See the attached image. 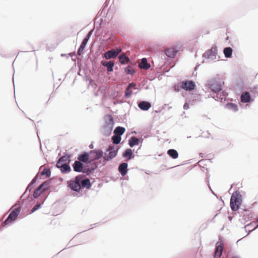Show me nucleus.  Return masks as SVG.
<instances>
[{"instance_id": "ddd939ff", "label": "nucleus", "mask_w": 258, "mask_h": 258, "mask_svg": "<svg viewBox=\"0 0 258 258\" xmlns=\"http://www.w3.org/2000/svg\"><path fill=\"white\" fill-rule=\"evenodd\" d=\"M89 152L83 151L78 157V160L83 164H87L90 160Z\"/></svg>"}, {"instance_id": "a19ab883", "label": "nucleus", "mask_w": 258, "mask_h": 258, "mask_svg": "<svg viewBox=\"0 0 258 258\" xmlns=\"http://www.w3.org/2000/svg\"><path fill=\"white\" fill-rule=\"evenodd\" d=\"M87 44L82 42L77 51V55L80 56L83 53V50L86 46Z\"/></svg>"}, {"instance_id": "b1692460", "label": "nucleus", "mask_w": 258, "mask_h": 258, "mask_svg": "<svg viewBox=\"0 0 258 258\" xmlns=\"http://www.w3.org/2000/svg\"><path fill=\"white\" fill-rule=\"evenodd\" d=\"M128 144L131 148H133L135 146L139 145V140L136 136H132L128 141Z\"/></svg>"}, {"instance_id": "c756f323", "label": "nucleus", "mask_w": 258, "mask_h": 258, "mask_svg": "<svg viewBox=\"0 0 258 258\" xmlns=\"http://www.w3.org/2000/svg\"><path fill=\"white\" fill-rule=\"evenodd\" d=\"M82 172L87 174V175H93L94 173V170L92 169L91 167H90L88 164L84 165L83 171H82Z\"/></svg>"}, {"instance_id": "f3484780", "label": "nucleus", "mask_w": 258, "mask_h": 258, "mask_svg": "<svg viewBox=\"0 0 258 258\" xmlns=\"http://www.w3.org/2000/svg\"><path fill=\"white\" fill-rule=\"evenodd\" d=\"M138 106L141 110L148 111L152 105L149 101L143 100L138 102Z\"/></svg>"}, {"instance_id": "052dcab7", "label": "nucleus", "mask_w": 258, "mask_h": 258, "mask_svg": "<svg viewBox=\"0 0 258 258\" xmlns=\"http://www.w3.org/2000/svg\"><path fill=\"white\" fill-rule=\"evenodd\" d=\"M207 173H206V179H210V174L208 172V169L206 168Z\"/></svg>"}, {"instance_id": "423d86ee", "label": "nucleus", "mask_w": 258, "mask_h": 258, "mask_svg": "<svg viewBox=\"0 0 258 258\" xmlns=\"http://www.w3.org/2000/svg\"><path fill=\"white\" fill-rule=\"evenodd\" d=\"M119 147L118 146L109 144L103 154L104 163L102 166L105 164L107 162L111 161L112 159L116 157Z\"/></svg>"}, {"instance_id": "0e129e2a", "label": "nucleus", "mask_w": 258, "mask_h": 258, "mask_svg": "<svg viewBox=\"0 0 258 258\" xmlns=\"http://www.w3.org/2000/svg\"><path fill=\"white\" fill-rule=\"evenodd\" d=\"M95 58H90V60L91 61L92 63L93 70H94V62L95 61Z\"/></svg>"}, {"instance_id": "aec40b11", "label": "nucleus", "mask_w": 258, "mask_h": 258, "mask_svg": "<svg viewBox=\"0 0 258 258\" xmlns=\"http://www.w3.org/2000/svg\"><path fill=\"white\" fill-rule=\"evenodd\" d=\"M223 256L222 258H229L230 257H232L233 256L237 255L236 254L235 252L233 250V249L231 247H226L225 249L223 251Z\"/></svg>"}, {"instance_id": "20e7f679", "label": "nucleus", "mask_w": 258, "mask_h": 258, "mask_svg": "<svg viewBox=\"0 0 258 258\" xmlns=\"http://www.w3.org/2000/svg\"><path fill=\"white\" fill-rule=\"evenodd\" d=\"M242 203V197L239 191H234L230 198V206L233 212L232 214L237 215V211L242 209L240 206Z\"/></svg>"}, {"instance_id": "c85d7f7f", "label": "nucleus", "mask_w": 258, "mask_h": 258, "mask_svg": "<svg viewBox=\"0 0 258 258\" xmlns=\"http://www.w3.org/2000/svg\"><path fill=\"white\" fill-rule=\"evenodd\" d=\"M167 155L173 159H176L178 157V152L174 149H170L167 150Z\"/></svg>"}, {"instance_id": "f03ea898", "label": "nucleus", "mask_w": 258, "mask_h": 258, "mask_svg": "<svg viewBox=\"0 0 258 258\" xmlns=\"http://www.w3.org/2000/svg\"><path fill=\"white\" fill-rule=\"evenodd\" d=\"M49 185V181L45 180L42 184L39 185L38 187L34 190L33 194L31 195L29 194L26 198L23 199L26 205H31L33 204L34 199L38 198L43 194V192L46 191Z\"/></svg>"}, {"instance_id": "4468645a", "label": "nucleus", "mask_w": 258, "mask_h": 258, "mask_svg": "<svg viewBox=\"0 0 258 258\" xmlns=\"http://www.w3.org/2000/svg\"><path fill=\"white\" fill-rule=\"evenodd\" d=\"M134 149L127 148L125 149L122 154V157L125 158V161H128L134 158L135 155L134 153Z\"/></svg>"}, {"instance_id": "f257e3e1", "label": "nucleus", "mask_w": 258, "mask_h": 258, "mask_svg": "<svg viewBox=\"0 0 258 258\" xmlns=\"http://www.w3.org/2000/svg\"><path fill=\"white\" fill-rule=\"evenodd\" d=\"M25 201L24 200H20V199L16 202V203L11 208L10 211L13 209L14 207L17 206L16 208L13 209L9 214L7 218L3 221L0 225V232L3 230V228L7 226L12 224L13 222L16 221L18 215L20 213L21 208L23 207Z\"/></svg>"}, {"instance_id": "f8f14e48", "label": "nucleus", "mask_w": 258, "mask_h": 258, "mask_svg": "<svg viewBox=\"0 0 258 258\" xmlns=\"http://www.w3.org/2000/svg\"><path fill=\"white\" fill-rule=\"evenodd\" d=\"M228 94L226 92H221L214 93L213 94L212 97L216 101L223 102L226 101Z\"/></svg>"}, {"instance_id": "6ab92c4d", "label": "nucleus", "mask_w": 258, "mask_h": 258, "mask_svg": "<svg viewBox=\"0 0 258 258\" xmlns=\"http://www.w3.org/2000/svg\"><path fill=\"white\" fill-rule=\"evenodd\" d=\"M84 166V164L78 160H76L72 164L74 171L77 172H82Z\"/></svg>"}, {"instance_id": "a878e982", "label": "nucleus", "mask_w": 258, "mask_h": 258, "mask_svg": "<svg viewBox=\"0 0 258 258\" xmlns=\"http://www.w3.org/2000/svg\"><path fill=\"white\" fill-rule=\"evenodd\" d=\"M124 72L125 75H130L132 76L135 75L136 73V70L134 68L133 66L131 65H127L124 69Z\"/></svg>"}, {"instance_id": "49530a36", "label": "nucleus", "mask_w": 258, "mask_h": 258, "mask_svg": "<svg viewBox=\"0 0 258 258\" xmlns=\"http://www.w3.org/2000/svg\"><path fill=\"white\" fill-rule=\"evenodd\" d=\"M122 49L120 47H117L115 49H113V51H114V53L115 54V55H116V56L118 55V54L121 53L122 52Z\"/></svg>"}, {"instance_id": "bb28decb", "label": "nucleus", "mask_w": 258, "mask_h": 258, "mask_svg": "<svg viewBox=\"0 0 258 258\" xmlns=\"http://www.w3.org/2000/svg\"><path fill=\"white\" fill-rule=\"evenodd\" d=\"M225 108L234 112H236L238 110V105L236 103L232 102H227L225 105Z\"/></svg>"}, {"instance_id": "5701e85b", "label": "nucleus", "mask_w": 258, "mask_h": 258, "mask_svg": "<svg viewBox=\"0 0 258 258\" xmlns=\"http://www.w3.org/2000/svg\"><path fill=\"white\" fill-rule=\"evenodd\" d=\"M102 65L107 68V71L108 72H112L113 71L114 67L115 65L114 62L112 61H102Z\"/></svg>"}, {"instance_id": "0eeeda50", "label": "nucleus", "mask_w": 258, "mask_h": 258, "mask_svg": "<svg viewBox=\"0 0 258 258\" xmlns=\"http://www.w3.org/2000/svg\"><path fill=\"white\" fill-rule=\"evenodd\" d=\"M224 82L219 78H212L207 83L206 86L211 89L213 94L220 92L222 91V84Z\"/></svg>"}, {"instance_id": "9d476101", "label": "nucleus", "mask_w": 258, "mask_h": 258, "mask_svg": "<svg viewBox=\"0 0 258 258\" xmlns=\"http://www.w3.org/2000/svg\"><path fill=\"white\" fill-rule=\"evenodd\" d=\"M218 47L216 45L213 46L210 49L206 50L202 55V57L206 59L212 58L213 56L216 57L217 54Z\"/></svg>"}, {"instance_id": "a18cd8bd", "label": "nucleus", "mask_w": 258, "mask_h": 258, "mask_svg": "<svg viewBox=\"0 0 258 258\" xmlns=\"http://www.w3.org/2000/svg\"><path fill=\"white\" fill-rule=\"evenodd\" d=\"M173 89L176 92H178L181 89V88H180V83L179 84H174V85L173 86Z\"/></svg>"}, {"instance_id": "e2e57ef3", "label": "nucleus", "mask_w": 258, "mask_h": 258, "mask_svg": "<svg viewBox=\"0 0 258 258\" xmlns=\"http://www.w3.org/2000/svg\"><path fill=\"white\" fill-rule=\"evenodd\" d=\"M235 215H233V216H228V220H229L230 222H231V221H232V219H233V216H235Z\"/></svg>"}, {"instance_id": "7c9ffc66", "label": "nucleus", "mask_w": 258, "mask_h": 258, "mask_svg": "<svg viewBox=\"0 0 258 258\" xmlns=\"http://www.w3.org/2000/svg\"><path fill=\"white\" fill-rule=\"evenodd\" d=\"M125 128L123 126H117L113 131V133L121 137V136L125 133Z\"/></svg>"}, {"instance_id": "c03bdc74", "label": "nucleus", "mask_w": 258, "mask_h": 258, "mask_svg": "<svg viewBox=\"0 0 258 258\" xmlns=\"http://www.w3.org/2000/svg\"><path fill=\"white\" fill-rule=\"evenodd\" d=\"M249 89L253 94L258 96V85H254L253 87L250 88Z\"/></svg>"}, {"instance_id": "4d7b16f0", "label": "nucleus", "mask_w": 258, "mask_h": 258, "mask_svg": "<svg viewBox=\"0 0 258 258\" xmlns=\"http://www.w3.org/2000/svg\"><path fill=\"white\" fill-rule=\"evenodd\" d=\"M68 55H70V56L72 57V59L73 60V61H75L76 60V59H74L73 58V56H76V53L75 51H74V52H71V53H69L68 54Z\"/></svg>"}, {"instance_id": "a211bd4d", "label": "nucleus", "mask_w": 258, "mask_h": 258, "mask_svg": "<svg viewBox=\"0 0 258 258\" xmlns=\"http://www.w3.org/2000/svg\"><path fill=\"white\" fill-rule=\"evenodd\" d=\"M223 252V243H220L218 245H216L213 255V258H221Z\"/></svg>"}, {"instance_id": "72a5a7b5", "label": "nucleus", "mask_w": 258, "mask_h": 258, "mask_svg": "<svg viewBox=\"0 0 258 258\" xmlns=\"http://www.w3.org/2000/svg\"><path fill=\"white\" fill-rule=\"evenodd\" d=\"M177 50L176 48H169L166 52V54L170 58H173L176 55Z\"/></svg>"}, {"instance_id": "dca6fc26", "label": "nucleus", "mask_w": 258, "mask_h": 258, "mask_svg": "<svg viewBox=\"0 0 258 258\" xmlns=\"http://www.w3.org/2000/svg\"><path fill=\"white\" fill-rule=\"evenodd\" d=\"M128 164L126 162H121L118 167V170L120 175L122 176H125L128 171Z\"/></svg>"}, {"instance_id": "69168bd1", "label": "nucleus", "mask_w": 258, "mask_h": 258, "mask_svg": "<svg viewBox=\"0 0 258 258\" xmlns=\"http://www.w3.org/2000/svg\"><path fill=\"white\" fill-rule=\"evenodd\" d=\"M57 181H59V183H61L63 181V179L62 177H59V178H57Z\"/></svg>"}, {"instance_id": "c9c22d12", "label": "nucleus", "mask_w": 258, "mask_h": 258, "mask_svg": "<svg viewBox=\"0 0 258 258\" xmlns=\"http://www.w3.org/2000/svg\"><path fill=\"white\" fill-rule=\"evenodd\" d=\"M121 140V137L117 135H113L111 137V141L112 142L113 145H117L120 144V141Z\"/></svg>"}, {"instance_id": "473e14b6", "label": "nucleus", "mask_w": 258, "mask_h": 258, "mask_svg": "<svg viewBox=\"0 0 258 258\" xmlns=\"http://www.w3.org/2000/svg\"><path fill=\"white\" fill-rule=\"evenodd\" d=\"M57 168L59 169L63 174H67L71 171V168L69 164L63 165Z\"/></svg>"}, {"instance_id": "1a4fd4ad", "label": "nucleus", "mask_w": 258, "mask_h": 258, "mask_svg": "<svg viewBox=\"0 0 258 258\" xmlns=\"http://www.w3.org/2000/svg\"><path fill=\"white\" fill-rule=\"evenodd\" d=\"M180 88L186 91H195L197 89L195 82L192 80H184L180 82Z\"/></svg>"}, {"instance_id": "de8ad7c7", "label": "nucleus", "mask_w": 258, "mask_h": 258, "mask_svg": "<svg viewBox=\"0 0 258 258\" xmlns=\"http://www.w3.org/2000/svg\"><path fill=\"white\" fill-rule=\"evenodd\" d=\"M101 224V222H97V223H95L93 224H91V225H90V227L88 229L84 230V231H86L89 229H91L93 228L94 227H97V226L100 225Z\"/></svg>"}, {"instance_id": "5fc2aeb1", "label": "nucleus", "mask_w": 258, "mask_h": 258, "mask_svg": "<svg viewBox=\"0 0 258 258\" xmlns=\"http://www.w3.org/2000/svg\"><path fill=\"white\" fill-rule=\"evenodd\" d=\"M219 214V213H217L215 216L212 218L211 219V220H208L207 221V224H208V223H210V222H213V223H214L215 222V219L216 218V217Z\"/></svg>"}, {"instance_id": "9b49d317", "label": "nucleus", "mask_w": 258, "mask_h": 258, "mask_svg": "<svg viewBox=\"0 0 258 258\" xmlns=\"http://www.w3.org/2000/svg\"><path fill=\"white\" fill-rule=\"evenodd\" d=\"M90 160L96 161L103 157L104 152L101 149H94L89 151Z\"/></svg>"}, {"instance_id": "6e6d98bb", "label": "nucleus", "mask_w": 258, "mask_h": 258, "mask_svg": "<svg viewBox=\"0 0 258 258\" xmlns=\"http://www.w3.org/2000/svg\"><path fill=\"white\" fill-rule=\"evenodd\" d=\"M200 66V64H199L198 63L197 64L195 68L194 71L192 73V75L196 76L197 75V73L195 72L197 70L199 66Z\"/></svg>"}, {"instance_id": "2f4dec72", "label": "nucleus", "mask_w": 258, "mask_h": 258, "mask_svg": "<svg viewBox=\"0 0 258 258\" xmlns=\"http://www.w3.org/2000/svg\"><path fill=\"white\" fill-rule=\"evenodd\" d=\"M223 53L226 58H231L232 56L233 49L230 47H226L223 49Z\"/></svg>"}, {"instance_id": "cd10ccee", "label": "nucleus", "mask_w": 258, "mask_h": 258, "mask_svg": "<svg viewBox=\"0 0 258 258\" xmlns=\"http://www.w3.org/2000/svg\"><path fill=\"white\" fill-rule=\"evenodd\" d=\"M139 66L141 69L148 70L150 68L151 65L148 62L147 59L144 57L141 59V62L139 64Z\"/></svg>"}, {"instance_id": "4be33fe9", "label": "nucleus", "mask_w": 258, "mask_h": 258, "mask_svg": "<svg viewBox=\"0 0 258 258\" xmlns=\"http://www.w3.org/2000/svg\"><path fill=\"white\" fill-rule=\"evenodd\" d=\"M81 181L82 190L84 188H86L87 189L91 188L92 183L91 182L90 179L86 177L85 175V177L81 179Z\"/></svg>"}, {"instance_id": "6e6552de", "label": "nucleus", "mask_w": 258, "mask_h": 258, "mask_svg": "<svg viewBox=\"0 0 258 258\" xmlns=\"http://www.w3.org/2000/svg\"><path fill=\"white\" fill-rule=\"evenodd\" d=\"M237 86L241 93L240 96L241 101L242 103H251L254 99L251 98L250 94L248 91L244 92V87L243 82L240 81L237 83Z\"/></svg>"}, {"instance_id": "680f3d73", "label": "nucleus", "mask_w": 258, "mask_h": 258, "mask_svg": "<svg viewBox=\"0 0 258 258\" xmlns=\"http://www.w3.org/2000/svg\"><path fill=\"white\" fill-rule=\"evenodd\" d=\"M90 79H92L89 76H85V80L86 81H90Z\"/></svg>"}, {"instance_id": "37998d69", "label": "nucleus", "mask_w": 258, "mask_h": 258, "mask_svg": "<svg viewBox=\"0 0 258 258\" xmlns=\"http://www.w3.org/2000/svg\"><path fill=\"white\" fill-rule=\"evenodd\" d=\"M133 93V91L131 90L128 87H127L125 91L124 97L125 98H130L131 97V95Z\"/></svg>"}, {"instance_id": "4c0bfd02", "label": "nucleus", "mask_w": 258, "mask_h": 258, "mask_svg": "<svg viewBox=\"0 0 258 258\" xmlns=\"http://www.w3.org/2000/svg\"><path fill=\"white\" fill-rule=\"evenodd\" d=\"M41 176H45V178H49L51 176V171L49 168L44 167L41 173Z\"/></svg>"}, {"instance_id": "7ed1b4c3", "label": "nucleus", "mask_w": 258, "mask_h": 258, "mask_svg": "<svg viewBox=\"0 0 258 258\" xmlns=\"http://www.w3.org/2000/svg\"><path fill=\"white\" fill-rule=\"evenodd\" d=\"M84 177L85 175L81 174L76 176L70 180L68 187L71 190L77 192L76 194L74 193L73 194V196L80 197L82 196L81 179Z\"/></svg>"}, {"instance_id": "58836bf2", "label": "nucleus", "mask_w": 258, "mask_h": 258, "mask_svg": "<svg viewBox=\"0 0 258 258\" xmlns=\"http://www.w3.org/2000/svg\"><path fill=\"white\" fill-rule=\"evenodd\" d=\"M72 156L73 154L71 152H66L63 153V156L62 157L65 160L66 162H68V164H69Z\"/></svg>"}, {"instance_id": "79ce46f5", "label": "nucleus", "mask_w": 258, "mask_h": 258, "mask_svg": "<svg viewBox=\"0 0 258 258\" xmlns=\"http://www.w3.org/2000/svg\"><path fill=\"white\" fill-rule=\"evenodd\" d=\"M65 162V160L62 157H61L58 159V161H57L55 166L56 168H59L60 166L64 165V164Z\"/></svg>"}, {"instance_id": "3c124183", "label": "nucleus", "mask_w": 258, "mask_h": 258, "mask_svg": "<svg viewBox=\"0 0 258 258\" xmlns=\"http://www.w3.org/2000/svg\"><path fill=\"white\" fill-rule=\"evenodd\" d=\"M90 36H89V35H86L85 37L83 38V40H82V42L87 44L89 39L90 38Z\"/></svg>"}, {"instance_id": "338daca9", "label": "nucleus", "mask_w": 258, "mask_h": 258, "mask_svg": "<svg viewBox=\"0 0 258 258\" xmlns=\"http://www.w3.org/2000/svg\"><path fill=\"white\" fill-rule=\"evenodd\" d=\"M93 30H90L88 33H87V35H89V36H91L92 33H93Z\"/></svg>"}, {"instance_id": "bf43d9fd", "label": "nucleus", "mask_w": 258, "mask_h": 258, "mask_svg": "<svg viewBox=\"0 0 258 258\" xmlns=\"http://www.w3.org/2000/svg\"><path fill=\"white\" fill-rule=\"evenodd\" d=\"M138 139L139 140V144L141 145L144 141V138L141 136L138 138Z\"/></svg>"}, {"instance_id": "603ef678", "label": "nucleus", "mask_w": 258, "mask_h": 258, "mask_svg": "<svg viewBox=\"0 0 258 258\" xmlns=\"http://www.w3.org/2000/svg\"><path fill=\"white\" fill-rule=\"evenodd\" d=\"M90 36H89V35H86L85 37L83 38V40H82V42L87 44L89 39L90 38Z\"/></svg>"}, {"instance_id": "09e8293b", "label": "nucleus", "mask_w": 258, "mask_h": 258, "mask_svg": "<svg viewBox=\"0 0 258 258\" xmlns=\"http://www.w3.org/2000/svg\"><path fill=\"white\" fill-rule=\"evenodd\" d=\"M41 179V177H38V174H36L34 177V178L32 179V180H31V182L34 184H36L37 182V180L38 179Z\"/></svg>"}, {"instance_id": "8fccbe9b", "label": "nucleus", "mask_w": 258, "mask_h": 258, "mask_svg": "<svg viewBox=\"0 0 258 258\" xmlns=\"http://www.w3.org/2000/svg\"><path fill=\"white\" fill-rule=\"evenodd\" d=\"M57 176H53V177H52L51 178H50L49 179H48L47 180L49 181V185H48V187H50L51 186V184L52 183L53 181L56 180V182H57Z\"/></svg>"}, {"instance_id": "393cba45", "label": "nucleus", "mask_w": 258, "mask_h": 258, "mask_svg": "<svg viewBox=\"0 0 258 258\" xmlns=\"http://www.w3.org/2000/svg\"><path fill=\"white\" fill-rule=\"evenodd\" d=\"M116 57V55L114 53L113 51V49H110L105 51L104 53L103 57L105 59H110L111 58H114Z\"/></svg>"}, {"instance_id": "ea45409f", "label": "nucleus", "mask_w": 258, "mask_h": 258, "mask_svg": "<svg viewBox=\"0 0 258 258\" xmlns=\"http://www.w3.org/2000/svg\"><path fill=\"white\" fill-rule=\"evenodd\" d=\"M90 167H91L92 169L94 170V172L98 168V163H96L95 161L90 160L88 164Z\"/></svg>"}, {"instance_id": "f704fd0d", "label": "nucleus", "mask_w": 258, "mask_h": 258, "mask_svg": "<svg viewBox=\"0 0 258 258\" xmlns=\"http://www.w3.org/2000/svg\"><path fill=\"white\" fill-rule=\"evenodd\" d=\"M44 202V200H41V201L37 203L35 205H34L32 208L31 209V211L29 214H32L38 209H40L42 205L43 204Z\"/></svg>"}, {"instance_id": "864d4df0", "label": "nucleus", "mask_w": 258, "mask_h": 258, "mask_svg": "<svg viewBox=\"0 0 258 258\" xmlns=\"http://www.w3.org/2000/svg\"><path fill=\"white\" fill-rule=\"evenodd\" d=\"M105 11V8H101V9L99 11V12L98 13V15L99 16H101L102 15V13L104 12V15H106L107 13H105V12H104Z\"/></svg>"}, {"instance_id": "e433bc0d", "label": "nucleus", "mask_w": 258, "mask_h": 258, "mask_svg": "<svg viewBox=\"0 0 258 258\" xmlns=\"http://www.w3.org/2000/svg\"><path fill=\"white\" fill-rule=\"evenodd\" d=\"M35 184H34L31 181L27 185L26 189L25 191V192L22 194V195L20 198V200H22V198L24 196V195L26 194V193L29 191L30 192L32 189L35 187Z\"/></svg>"}, {"instance_id": "774afa93", "label": "nucleus", "mask_w": 258, "mask_h": 258, "mask_svg": "<svg viewBox=\"0 0 258 258\" xmlns=\"http://www.w3.org/2000/svg\"><path fill=\"white\" fill-rule=\"evenodd\" d=\"M229 258H241V257L237 255H235V256H233L232 257H230Z\"/></svg>"}, {"instance_id": "13d9d810", "label": "nucleus", "mask_w": 258, "mask_h": 258, "mask_svg": "<svg viewBox=\"0 0 258 258\" xmlns=\"http://www.w3.org/2000/svg\"><path fill=\"white\" fill-rule=\"evenodd\" d=\"M189 103L188 102H185L183 105V108L184 110H187L189 108Z\"/></svg>"}, {"instance_id": "39448f33", "label": "nucleus", "mask_w": 258, "mask_h": 258, "mask_svg": "<svg viewBox=\"0 0 258 258\" xmlns=\"http://www.w3.org/2000/svg\"><path fill=\"white\" fill-rule=\"evenodd\" d=\"M104 119L105 122L101 127V132L104 136L109 137L111 134L115 122L113 116L109 113L105 115Z\"/></svg>"}, {"instance_id": "2eb2a0df", "label": "nucleus", "mask_w": 258, "mask_h": 258, "mask_svg": "<svg viewBox=\"0 0 258 258\" xmlns=\"http://www.w3.org/2000/svg\"><path fill=\"white\" fill-rule=\"evenodd\" d=\"M241 211H237V214L238 213L240 216H242V218L239 219V221L241 222V223L247 222L250 219L249 214L250 212L248 210H244L243 209H241Z\"/></svg>"}, {"instance_id": "412c9836", "label": "nucleus", "mask_w": 258, "mask_h": 258, "mask_svg": "<svg viewBox=\"0 0 258 258\" xmlns=\"http://www.w3.org/2000/svg\"><path fill=\"white\" fill-rule=\"evenodd\" d=\"M118 63L120 66L126 64L131 61V58L124 53L119 55L118 57Z\"/></svg>"}]
</instances>
